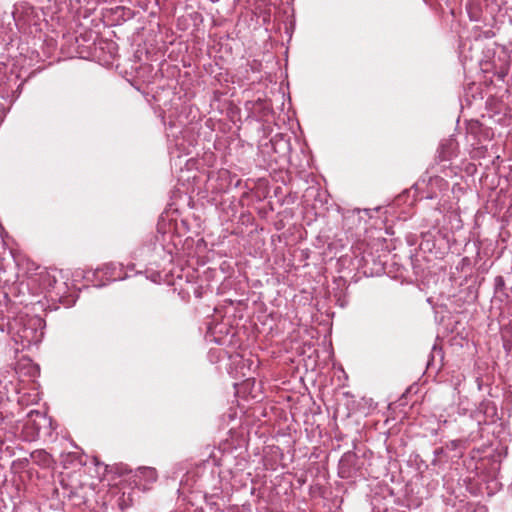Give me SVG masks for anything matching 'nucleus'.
I'll return each instance as SVG.
<instances>
[{"label": "nucleus", "mask_w": 512, "mask_h": 512, "mask_svg": "<svg viewBox=\"0 0 512 512\" xmlns=\"http://www.w3.org/2000/svg\"><path fill=\"white\" fill-rule=\"evenodd\" d=\"M16 372L19 374V377H22V376L30 377L29 380L20 378L19 379L20 383L24 384L26 382H32L33 384H35V380L40 374V368L38 365L28 362L25 364H19Z\"/></svg>", "instance_id": "nucleus-1"}, {"label": "nucleus", "mask_w": 512, "mask_h": 512, "mask_svg": "<svg viewBox=\"0 0 512 512\" xmlns=\"http://www.w3.org/2000/svg\"><path fill=\"white\" fill-rule=\"evenodd\" d=\"M33 462L48 467L51 464V456L45 450H35L31 453Z\"/></svg>", "instance_id": "nucleus-2"}, {"label": "nucleus", "mask_w": 512, "mask_h": 512, "mask_svg": "<svg viewBox=\"0 0 512 512\" xmlns=\"http://www.w3.org/2000/svg\"><path fill=\"white\" fill-rule=\"evenodd\" d=\"M450 146H451V143L441 145L439 155H438V158L440 161H447L451 158L452 152L450 150Z\"/></svg>", "instance_id": "nucleus-3"}, {"label": "nucleus", "mask_w": 512, "mask_h": 512, "mask_svg": "<svg viewBox=\"0 0 512 512\" xmlns=\"http://www.w3.org/2000/svg\"><path fill=\"white\" fill-rule=\"evenodd\" d=\"M505 289V280L502 276H496L494 279V290L495 293H502Z\"/></svg>", "instance_id": "nucleus-4"}, {"label": "nucleus", "mask_w": 512, "mask_h": 512, "mask_svg": "<svg viewBox=\"0 0 512 512\" xmlns=\"http://www.w3.org/2000/svg\"><path fill=\"white\" fill-rule=\"evenodd\" d=\"M6 97H8V90L5 88V86L0 84V98Z\"/></svg>", "instance_id": "nucleus-5"}, {"label": "nucleus", "mask_w": 512, "mask_h": 512, "mask_svg": "<svg viewBox=\"0 0 512 512\" xmlns=\"http://www.w3.org/2000/svg\"><path fill=\"white\" fill-rule=\"evenodd\" d=\"M144 472L150 477H156V471L153 468H144Z\"/></svg>", "instance_id": "nucleus-6"}, {"label": "nucleus", "mask_w": 512, "mask_h": 512, "mask_svg": "<svg viewBox=\"0 0 512 512\" xmlns=\"http://www.w3.org/2000/svg\"><path fill=\"white\" fill-rule=\"evenodd\" d=\"M507 75V70L506 71H501V72H498L497 73V77L501 80H503L505 78V76Z\"/></svg>", "instance_id": "nucleus-7"}]
</instances>
